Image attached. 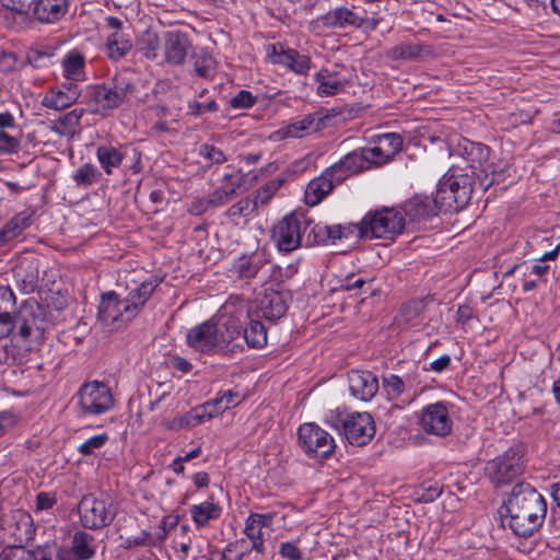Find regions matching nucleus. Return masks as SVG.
<instances>
[{
    "instance_id": "52",
    "label": "nucleus",
    "mask_w": 560,
    "mask_h": 560,
    "mask_svg": "<svg viewBox=\"0 0 560 560\" xmlns=\"http://www.w3.org/2000/svg\"><path fill=\"white\" fill-rule=\"evenodd\" d=\"M257 97L254 96L249 91L242 90L234 97L231 98L230 105L233 108H249L252 107Z\"/></svg>"
},
{
    "instance_id": "53",
    "label": "nucleus",
    "mask_w": 560,
    "mask_h": 560,
    "mask_svg": "<svg viewBox=\"0 0 560 560\" xmlns=\"http://www.w3.org/2000/svg\"><path fill=\"white\" fill-rule=\"evenodd\" d=\"M219 109V106L215 101H210L206 104L194 101L188 104V113L194 116H200L206 112L214 113Z\"/></svg>"
},
{
    "instance_id": "30",
    "label": "nucleus",
    "mask_w": 560,
    "mask_h": 560,
    "mask_svg": "<svg viewBox=\"0 0 560 560\" xmlns=\"http://www.w3.org/2000/svg\"><path fill=\"white\" fill-rule=\"evenodd\" d=\"M266 262L267 259L264 253L255 252L236 258L233 261L231 271L240 279H250L258 273Z\"/></svg>"
},
{
    "instance_id": "9",
    "label": "nucleus",
    "mask_w": 560,
    "mask_h": 560,
    "mask_svg": "<svg viewBox=\"0 0 560 560\" xmlns=\"http://www.w3.org/2000/svg\"><path fill=\"white\" fill-rule=\"evenodd\" d=\"M474 177H442L432 200L436 208L458 209L468 203L474 191Z\"/></svg>"
},
{
    "instance_id": "25",
    "label": "nucleus",
    "mask_w": 560,
    "mask_h": 560,
    "mask_svg": "<svg viewBox=\"0 0 560 560\" xmlns=\"http://www.w3.org/2000/svg\"><path fill=\"white\" fill-rule=\"evenodd\" d=\"M320 120L316 119L315 115L308 114L302 119L293 121L284 127L273 131L270 139L281 141L288 138H303L311 132L319 130Z\"/></svg>"
},
{
    "instance_id": "16",
    "label": "nucleus",
    "mask_w": 560,
    "mask_h": 560,
    "mask_svg": "<svg viewBox=\"0 0 560 560\" xmlns=\"http://www.w3.org/2000/svg\"><path fill=\"white\" fill-rule=\"evenodd\" d=\"M342 431L350 444L366 445L375 434L374 420L368 412L349 413L342 422Z\"/></svg>"
},
{
    "instance_id": "5",
    "label": "nucleus",
    "mask_w": 560,
    "mask_h": 560,
    "mask_svg": "<svg viewBox=\"0 0 560 560\" xmlns=\"http://www.w3.org/2000/svg\"><path fill=\"white\" fill-rule=\"evenodd\" d=\"M405 230L402 212L395 207H382L368 211L360 220V238L392 241Z\"/></svg>"
},
{
    "instance_id": "2",
    "label": "nucleus",
    "mask_w": 560,
    "mask_h": 560,
    "mask_svg": "<svg viewBox=\"0 0 560 560\" xmlns=\"http://www.w3.org/2000/svg\"><path fill=\"white\" fill-rule=\"evenodd\" d=\"M242 331L240 322L232 316H220L217 320H206L186 335L189 347L206 354L233 353L241 346L234 343Z\"/></svg>"
},
{
    "instance_id": "21",
    "label": "nucleus",
    "mask_w": 560,
    "mask_h": 560,
    "mask_svg": "<svg viewBox=\"0 0 560 560\" xmlns=\"http://www.w3.org/2000/svg\"><path fill=\"white\" fill-rule=\"evenodd\" d=\"M269 57L272 63L281 65L299 75H307L312 66L310 56L302 55L295 49H284L281 45L280 50L277 49L276 45H272Z\"/></svg>"
},
{
    "instance_id": "14",
    "label": "nucleus",
    "mask_w": 560,
    "mask_h": 560,
    "mask_svg": "<svg viewBox=\"0 0 560 560\" xmlns=\"http://www.w3.org/2000/svg\"><path fill=\"white\" fill-rule=\"evenodd\" d=\"M419 424L431 435L446 436L452 432L453 420L446 404L438 401L422 408Z\"/></svg>"
},
{
    "instance_id": "55",
    "label": "nucleus",
    "mask_w": 560,
    "mask_h": 560,
    "mask_svg": "<svg viewBox=\"0 0 560 560\" xmlns=\"http://www.w3.org/2000/svg\"><path fill=\"white\" fill-rule=\"evenodd\" d=\"M220 396L223 402V407H221V409L225 410L236 407L243 400L242 395L238 392L232 389L222 392Z\"/></svg>"
},
{
    "instance_id": "11",
    "label": "nucleus",
    "mask_w": 560,
    "mask_h": 560,
    "mask_svg": "<svg viewBox=\"0 0 560 560\" xmlns=\"http://www.w3.org/2000/svg\"><path fill=\"white\" fill-rule=\"evenodd\" d=\"M79 406L84 416H100L114 407L110 388L98 381L84 383L79 392Z\"/></svg>"
},
{
    "instance_id": "12",
    "label": "nucleus",
    "mask_w": 560,
    "mask_h": 560,
    "mask_svg": "<svg viewBox=\"0 0 560 560\" xmlns=\"http://www.w3.org/2000/svg\"><path fill=\"white\" fill-rule=\"evenodd\" d=\"M33 520L23 510H13L0 520V537L9 546L22 547L33 539Z\"/></svg>"
},
{
    "instance_id": "63",
    "label": "nucleus",
    "mask_w": 560,
    "mask_h": 560,
    "mask_svg": "<svg viewBox=\"0 0 560 560\" xmlns=\"http://www.w3.org/2000/svg\"><path fill=\"white\" fill-rule=\"evenodd\" d=\"M450 364H451V357L448 354H443L440 358H438L436 360L432 361L430 366H431L432 371H434L436 373H441L444 370H446L450 366Z\"/></svg>"
},
{
    "instance_id": "23",
    "label": "nucleus",
    "mask_w": 560,
    "mask_h": 560,
    "mask_svg": "<svg viewBox=\"0 0 560 560\" xmlns=\"http://www.w3.org/2000/svg\"><path fill=\"white\" fill-rule=\"evenodd\" d=\"M407 223H420L436 214L435 206L428 196L417 195L405 201L399 208Z\"/></svg>"
},
{
    "instance_id": "57",
    "label": "nucleus",
    "mask_w": 560,
    "mask_h": 560,
    "mask_svg": "<svg viewBox=\"0 0 560 560\" xmlns=\"http://www.w3.org/2000/svg\"><path fill=\"white\" fill-rule=\"evenodd\" d=\"M57 503L56 495L49 492H39L36 495V511L51 509Z\"/></svg>"
},
{
    "instance_id": "44",
    "label": "nucleus",
    "mask_w": 560,
    "mask_h": 560,
    "mask_svg": "<svg viewBox=\"0 0 560 560\" xmlns=\"http://www.w3.org/2000/svg\"><path fill=\"white\" fill-rule=\"evenodd\" d=\"M84 65L85 60L82 55L69 54L62 61L65 79L78 81Z\"/></svg>"
},
{
    "instance_id": "49",
    "label": "nucleus",
    "mask_w": 560,
    "mask_h": 560,
    "mask_svg": "<svg viewBox=\"0 0 560 560\" xmlns=\"http://www.w3.org/2000/svg\"><path fill=\"white\" fill-rule=\"evenodd\" d=\"M107 441L108 435L106 433L97 434L82 443L78 451L81 455L89 456L94 454L95 450L103 447Z\"/></svg>"
},
{
    "instance_id": "61",
    "label": "nucleus",
    "mask_w": 560,
    "mask_h": 560,
    "mask_svg": "<svg viewBox=\"0 0 560 560\" xmlns=\"http://www.w3.org/2000/svg\"><path fill=\"white\" fill-rule=\"evenodd\" d=\"M210 207L212 206V202H210V197L208 199L202 200H195L189 206V213L192 215H201L203 214Z\"/></svg>"
},
{
    "instance_id": "4",
    "label": "nucleus",
    "mask_w": 560,
    "mask_h": 560,
    "mask_svg": "<svg viewBox=\"0 0 560 560\" xmlns=\"http://www.w3.org/2000/svg\"><path fill=\"white\" fill-rule=\"evenodd\" d=\"M136 72L130 68L121 69L109 84H96L89 92L90 98L95 103V112L106 113L118 107L130 95L137 92Z\"/></svg>"
},
{
    "instance_id": "37",
    "label": "nucleus",
    "mask_w": 560,
    "mask_h": 560,
    "mask_svg": "<svg viewBox=\"0 0 560 560\" xmlns=\"http://www.w3.org/2000/svg\"><path fill=\"white\" fill-rule=\"evenodd\" d=\"M132 48V40L126 32H113L108 35L106 42V54L112 60H119L125 57Z\"/></svg>"
},
{
    "instance_id": "42",
    "label": "nucleus",
    "mask_w": 560,
    "mask_h": 560,
    "mask_svg": "<svg viewBox=\"0 0 560 560\" xmlns=\"http://www.w3.org/2000/svg\"><path fill=\"white\" fill-rule=\"evenodd\" d=\"M244 534L252 542V549L258 553L265 552V539L262 527L258 525L249 515L245 522Z\"/></svg>"
},
{
    "instance_id": "39",
    "label": "nucleus",
    "mask_w": 560,
    "mask_h": 560,
    "mask_svg": "<svg viewBox=\"0 0 560 560\" xmlns=\"http://www.w3.org/2000/svg\"><path fill=\"white\" fill-rule=\"evenodd\" d=\"M83 109L74 108L54 121L51 130L59 136H73L80 125Z\"/></svg>"
},
{
    "instance_id": "33",
    "label": "nucleus",
    "mask_w": 560,
    "mask_h": 560,
    "mask_svg": "<svg viewBox=\"0 0 560 560\" xmlns=\"http://www.w3.org/2000/svg\"><path fill=\"white\" fill-rule=\"evenodd\" d=\"M15 305V295L9 287L0 285V338L9 336L14 329L10 310Z\"/></svg>"
},
{
    "instance_id": "38",
    "label": "nucleus",
    "mask_w": 560,
    "mask_h": 560,
    "mask_svg": "<svg viewBox=\"0 0 560 560\" xmlns=\"http://www.w3.org/2000/svg\"><path fill=\"white\" fill-rule=\"evenodd\" d=\"M329 177H313L305 188V202L308 206L318 205L332 189Z\"/></svg>"
},
{
    "instance_id": "59",
    "label": "nucleus",
    "mask_w": 560,
    "mask_h": 560,
    "mask_svg": "<svg viewBox=\"0 0 560 560\" xmlns=\"http://www.w3.org/2000/svg\"><path fill=\"white\" fill-rule=\"evenodd\" d=\"M360 238V221L358 223L340 224V240Z\"/></svg>"
},
{
    "instance_id": "15",
    "label": "nucleus",
    "mask_w": 560,
    "mask_h": 560,
    "mask_svg": "<svg viewBox=\"0 0 560 560\" xmlns=\"http://www.w3.org/2000/svg\"><path fill=\"white\" fill-rule=\"evenodd\" d=\"M291 294L280 288H267L256 300L257 315L269 322L283 317L288 311Z\"/></svg>"
},
{
    "instance_id": "10",
    "label": "nucleus",
    "mask_w": 560,
    "mask_h": 560,
    "mask_svg": "<svg viewBox=\"0 0 560 560\" xmlns=\"http://www.w3.org/2000/svg\"><path fill=\"white\" fill-rule=\"evenodd\" d=\"M298 439L300 447L310 458L326 459L336 448L334 438L315 423L301 424Z\"/></svg>"
},
{
    "instance_id": "24",
    "label": "nucleus",
    "mask_w": 560,
    "mask_h": 560,
    "mask_svg": "<svg viewBox=\"0 0 560 560\" xmlns=\"http://www.w3.org/2000/svg\"><path fill=\"white\" fill-rule=\"evenodd\" d=\"M190 47L186 34L180 32H167L164 38L163 60L171 65H180L185 61Z\"/></svg>"
},
{
    "instance_id": "31",
    "label": "nucleus",
    "mask_w": 560,
    "mask_h": 560,
    "mask_svg": "<svg viewBox=\"0 0 560 560\" xmlns=\"http://www.w3.org/2000/svg\"><path fill=\"white\" fill-rule=\"evenodd\" d=\"M34 222V211L26 209L16 213L2 229H0V247L19 236Z\"/></svg>"
},
{
    "instance_id": "43",
    "label": "nucleus",
    "mask_w": 560,
    "mask_h": 560,
    "mask_svg": "<svg viewBox=\"0 0 560 560\" xmlns=\"http://www.w3.org/2000/svg\"><path fill=\"white\" fill-rule=\"evenodd\" d=\"M31 560H71L69 552H62L56 544L38 547L30 552Z\"/></svg>"
},
{
    "instance_id": "47",
    "label": "nucleus",
    "mask_w": 560,
    "mask_h": 560,
    "mask_svg": "<svg viewBox=\"0 0 560 560\" xmlns=\"http://www.w3.org/2000/svg\"><path fill=\"white\" fill-rule=\"evenodd\" d=\"M258 201H255V199L247 197L235 205H233L228 213L232 218H246L249 217L257 208Z\"/></svg>"
},
{
    "instance_id": "48",
    "label": "nucleus",
    "mask_w": 560,
    "mask_h": 560,
    "mask_svg": "<svg viewBox=\"0 0 560 560\" xmlns=\"http://www.w3.org/2000/svg\"><path fill=\"white\" fill-rule=\"evenodd\" d=\"M194 58V68L197 74L202 78L208 77L214 67V60L212 56L209 52L201 50L200 52L195 54Z\"/></svg>"
},
{
    "instance_id": "36",
    "label": "nucleus",
    "mask_w": 560,
    "mask_h": 560,
    "mask_svg": "<svg viewBox=\"0 0 560 560\" xmlns=\"http://www.w3.org/2000/svg\"><path fill=\"white\" fill-rule=\"evenodd\" d=\"M425 51L430 52L422 44L402 42L386 50L385 56L392 61H412L419 59Z\"/></svg>"
},
{
    "instance_id": "18",
    "label": "nucleus",
    "mask_w": 560,
    "mask_h": 560,
    "mask_svg": "<svg viewBox=\"0 0 560 560\" xmlns=\"http://www.w3.org/2000/svg\"><path fill=\"white\" fill-rule=\"evenodd\" d=\"M97 158L107 174L112 172L113 167L120 165L126 160L131 162L130 168L135 173L140 172V152L136 148L124 147L117 150L113 147H100Z\"/></svg>"
},
{
    "instance_id": "34",
    "label": "nucleus",
    "mask_w": 560,
    "mask_h": 560,
    "mask_svg": "<svg viewBox=\"0 0 560 560\" xmlns=\"http://www.w3.org/2000/svg\"><path fill=\"white\" fill-rule=\"evenodd\" d=\"M93 537L83 532H75L72 537V545L70 549H62V552H69L71 560H89L95 555L93 546Z\"/></svg>"
},
{
    "instance_id": "8",
    "label": "nucleus",
    "mask_w": 560,
    "mask_h": 560,
    "mask_svg": "<svg viewBox=\"0 0 560 560\" xmlns=\"http://www.w3.org/2000/svg\"><path fill=\"white\" fill-rule=\"evenodd\" d=\"M311 220L304 215L289 214L272 229V241L280 252H292L306 241Z\"/></svg>"
},
{
    "instance_id": "3",
    "label": "nucleus",
    "mask_w": 560,
    "mask_h": 560,
    "mask_svg": "<svg viewBox=\"0 0 560 560\" xmlns=\"http://www.w3.org/2000/svg\"><path fill=\"white\" fill-rule=\"evenodd\" d=\"M140 288H135L128 298L119 300L117 293L107 292L102 295L98 306L97 319L102 327L113 332L124 328L138 314V301Z\"/></svg>"
},
{
    "instance_id": "6",
    "label": "nucleus",
    "mask_w": 560,
    "mask_h": 560,
    "mask_svg": "<svg viewBox=\"0 0 560 560\" xmlns=\"http://www.w3.org/2000/svg\"><path fill=\"white\" fill-rule=\"evenodd\" d=\"M393 161L380 144L362 148L345 155L339 162L327 167L320 175H327L331 170L334 173H346L355 175L369 171L372 167H378Z\"/></svg>"
},
{
    "instance_id": "29",
    "label": "nucleus",
    "mask_w": 560,
    "mask_h": 560,
    "mask_svg": "<svg viewBox=\"0 0 560 560\" xmlns=\"http://www.w3.org/2000/svg\"><path fill=\"white\" fill-rule=\"evenodd\" d=\"M322 22L326 27L331 28H346L350 26L361 28L363 27L364 19L346 7H339L323 15Z\"/></svg>"
},
{
    "instance_id": "17",
    "label": "nucleus",
    "mask_w": 560,
    "mask_h": 560,
    "mask_svg": "<svg viewBox=\"0 0 560 560\" xmlns=\"http://www.w3.org/2000/svg\"><path fill=\"white\" fill-rule=\"evenodd\" d=\"M463 163L459 165L464 175H495L488 163L489 148L477 142H467L463 147Z\"/></svg>"
},
{
    "instance_id": "20",
    "label": "nucleus",
    "mask_w": 560,
    "mask_h": 560,
    "mask_svg": "<svg viewBox=\"0 0 560 560\" xmlns=\"http://www.w3.org/2000/svg\"><path fill=\"white\" fill-rule=\"evenodd\" d=\"M80 95L81 89L77 81L66 79L44 96L42 104L47 108L62 110L75 103Z\"/></svg>"
},
{
    "instance_id": "41",
    "label": "nucleus",
    "mask_w": 560,
    "mask_h": 560,
    "mask_svg": "<svg viewBox=\"0 0 560 560\" xmlns=\"http://www.w3.org/2000/svg\"><path fill=\"white\" fill-rule=\"evenodd\" d=\"M244 339L248 347L260 349L267 345V329L261 322L250 319L248 326L244 328Z\"/></svg>"
},
{
    "instance_id": "56",
    "label": "nucleus",
    "mask_w": 560,
    "mask_h": 560,
    "mask_svg": "<svg viewBox=\"0 0 560 560\" xmlns=\"http://www.w3.org/2000/svg\"><path fill=\"white\" fill-rule=\"evenodd\" d=\"M280 555L289 560H302V551L298 548L295 544L292 542H282L279 549Z\"/></svg>"
},
{
    "instance_id": "13",
    "label": "nucleus",
    "mask_w": 560,
    "mask_h": 560,
    "mask_svg": "<svg viewBox=\"0 0 560 560\" xmlns=\"http://www.w3.org/2000/svg\"><path fill=\"white\" fill-rule=\"evenodd\" d=\"M522 457L520 450L509 448L486 464V476L497 486L513 481L523 470Z\"/></svg>"
},
{
    "instance_id": "50",
    "label": "nucleus",
    "mask_w": 560,
    "mask_h": 560,
    "mask_svg": "<svg viewBox=\"0 0 560 560\" xmlns=\"http://www.w3.org/2000/svg\"><path fill=\"white\" fill-rule=\"evenodd\" d=\"M21 140L5 130H0V153L9 154L18 152Z\"/></svg>"
},
{
    "instance_id": "40",
    "label": "nucleus",
    "mask_w": 560,
    "mask_h": 560,
    "mask_svg": "<svg viewBox=\"0 0 560 560\" xmlns=\"http://www.w3.org/2000/svg\"><path fill=\"white\" fill-rule=\"evenodd\" d=\"M370 143L380 144L385 153L394 160V158L402 150L404 139L399 133L386 132L373 136Z\"/></svg>"
},
{
    "instance_id": "32",
    "label": "nucleus",
    "mask_w": 560,
    "mask_h": 560,
    "mask_svg": "<svg viewBox=\"0 0 560 560\" xmlns=\"http://www.w3.org/2000/svg\"><path fill=\"white\" fill-rule=\"evenodd\" d=\"M337 241H340V224L326 225L311 222L305 241L306 246L335 244Z\"/></svg>"
},
{
    "instance_id": "26",
    "label": "nucleus",
    "mask_w": 560,
    "mask_h": 560,
    "mask_svg": "<svg viewBox=\"0 0 560 560\" xmlns=\"http://www.w3.org/2000/svg\"><path fill=\"white\" fill-rule=\"evenodd\" d=\"M249 184L245 177H220L214 191L210 195L212 206H220L231 198L244 192Z\"/></svg>"
},
{
    "instance_id": "64",
    "label": "nucleus",
    "mask_w": 560,
    "mask_h": 560,
    "mask_svg": "<svg viewBox=\"0 0 560 560\" xmlns=\"http://www.w3.org/2000/svg\"><path fill=\"white\" fill-rule=\"evenodd\" d=\"M0 560H31L30 552L24 550H11L2 553Z\"/></svg>"
},
{
    "instance_id": "19",
    "label": "nucleus",
    "mask_w": 560,
    "mask_h": 560,
    "mask_svg": "<svg viewBox=\"0 0 560 560\" xmlns=\"http://www.w3.org/2000/svg\"><path fill=\"white\" fill-rule=\"evenodd\" d=\"M69 10V0H31V21L54 24Z\"/></svg>"
},
{
    "instance_id": "60",
    "label": "nucleus",
    "mask_w": 560,
    "mask_h": 560,
    "mask_svg": "<svg viewBox=\"0 0 560 560\" xmlns=\"http://www.w3.org/2000/svg\"><path fill=\"white\" fill-rule=\"evenodd\" d=\"M200 152L207 159H209L210 161H213L215 163H221L225 160L223 153L219 149L214 148L213 145L203 144L200 148Z\"/></svg>"
},
{
    "instance_id": "22",
    "label": "nucleus",
    "mask_w": 560,
    "mask_h": 560,
    "mask_svg": "<svg viewBox=\"0 0 560 560\" xmlns=\"http://www.w3.org/2000/svg\"><path fill=\"white\" fill-rule=\"evenodd\" d=\"M348 382L351 395L362 401L371 400L380 387L377 377L370 371L352 370Z\"/></svg>"
},
{
    "instance_id": "35",
    "label": "nucleus",
    "mask_w": 560,
    "mask_h": 560,
    "mask_svg": "<svg viewBox=\"0 0 560 560\" xmlns=\"http://www.w3.org/2000/svg\"><path fill=\"white\" fill-rule=\"evenodd\" d=\"M222 509L213 501H203L189 508V514L196 527H205L211 521H215L221 516Z\"/></svg>"
},
{
    "instance_id": "28",
    "label": "nucleus",
    "mask_w": 560,
    "mask_h": 560,
    "mask_svg": "<svg viewBox=\"0 0 560 560\" xmlns=\"http://www.w3.org/2000/svg\"><path fill=\"white\" fill-rule=\"evenodd\" d=\"M13 276L18 288L23 293L28 294L34 292L39 280L37 261L23 259L13 268Z\"/></svg>"
},
{
    "instance_id": "62",
    "label": "nucleus",
    "mask_w": 560,
    "mask_h": 560,
    "mask_svg": "<svg viewBox=\"0 0 560 560\" xmlns=\"http://www.w3.org/2000/svg\"><path fill=\"white\" fill-rule=\"evenodd\" d=\"M345 418H342V413L339 409L330 410L326 415V422L336 429L342 428V422Z\"/></svg>"
},
{
    "instance_id": "51",
    "label": "nucleus",
    "mask_w": 560,
    "mask_h": 560,
    "mask_svg": "<svg viewBox=\"0 0 560 560\" xmlns=\"http://www.w3.org/2000/svg\"><path fill=\"white\" fill-rule=\"evenodd\" d=\"M281 179H273L256 191L255 201L265 205L281 186Z\"/></svg>"
},
{
    "instance_id": "45",
    "label": "nucleus",
    "mask_w": 560,
    "mask_h": 560,
    "mask_svg": "<svg viewBox=\"0 0 560 560\" xmlns=\"http://www.w3.org/2000/svg\"><path fill=\"white\" fill-rule=\"evenodd\" d=\"M407 388L405 381L395 374L383 377V389L389 400L398 399Z\"/></svg>"
},
{
    "instance_id": "7",
    "label": "nucleus",
    "mask_w": 560,
    "mask_h": 560,
    "mask_svg": "<svg viewBox=\"0 0 560 560\" xmlns=\"http://www.w3.org/2000/svg\"><path fill=\"white\" fill-rule=\"evenodd\" d=\"M80 522L89 529H100L108 526L116 516L113 499L105 493L83 495L78 504Z\"/></svg>"
},
{
    "instance_id": "46",
    "label": "nucleus",
    "mask_w": 560,
    "mask_h": 560,
    "mask_svg": "<svg viewBox=\"0 0 560 560\" xmlns=\"http://www.w3.org/2000/svg\"><path fill=\"white\" fill-rule=\"evenodd\" d=\"M161 42L159 35L152 30L142 34V55L148 59H155L159 56Z\"/></svg>"
},
{
    "instance_id": "1",
    "label": "nucleus",
    "mask_w": 560,
    "mask_h": 560,
    "mask_svg": "<svg viewBox=\"0 0 560 560\" xmlns=\"http://www.w3.org/2000/svg\"><path fill=\"white\" fill-rule=\"evenodd\" d=\"M505 509L512 532L520 537H529L541 527L547 502L533 486L520 482L513 487Z\"/></svg>"
},
{
    "instance_id": "54",
    "label": "nucleus",
    "mask_w": 560,
    "mask_h": 560,
    "mask_svg": "<svg viewBox=\"0 0 560 560\" xmlns=\"http://www.w3.org/2000/svg\"><path fill=\"white\" fill-rule=\"evenodd\" d=\"M52 55L38 49H31L27 52L26 60L34 68H42L47 66V61Z\"/></svg>"
},
{
    "instance_id": "27",
    "label": "nucleus",
    "mask_w": 560,
    "mask_h": 560,
    "mask_svg": "<svg viewBox=\"0 0 560 560\" xmlns=\"http://www.w3.org/2000/svg\"><path fill=\"white\" fill-rule=\"evenodd\" d=\"M342 69L343 66L336 65L332 71L322 69L315 74L314 79L318 83L317 94L319 96H331L345 89L348 79L341 75L340 70Z\"/></svg>"
},
{
    "instance_id": "58",
    "label": "nucleus",
    "mask_w": 560,
    "mask_h": 560,
    "mask_svg": "<svg viewBox=\"0 0 560 560\" xmlns=\"http://www.w3.org/2000/svg\"><path fill=\"white\" fill-rule=\"evenodd\" d=\"M5 8L9 9L11 12L16 13L18 15L31 20V2L28 4H25L20 0H9V3L5 4Z\"/></svg>"
}]
</instances>
